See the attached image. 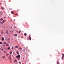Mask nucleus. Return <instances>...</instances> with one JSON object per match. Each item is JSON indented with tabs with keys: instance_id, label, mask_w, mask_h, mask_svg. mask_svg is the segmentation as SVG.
<instances>
[{
	"instance_id": "1",
	"label": "nucleus",
	"mask_w": 64,
	"mask_h": 64,
	"mask_svg": "<svg viewBox=\"0 0 64 64\" xmlns=\"http://www.w3.org/2000/svg\"><path fill=\"white\" fill-rule=\"evenodd\" d=\"M21 57V56L20 55H18V56H16V58H18V60H20V58Z\"/></svg>"
},
{
	"instance_id": "2",
	"label": "nucleus",
	"mask_w": 64,
	"mask_h": 64,
	"mask_svg": "<svg viewBox=\"0 0 64 64\" xmlns=\"http://www.w3.org/2000/svg\"><path fill=\"white\" fill-rule=\"evenodd\" d=\"M16 53L18 55H19L20 54L19 53V51H17Z\"/></svg>"
},
{
	"instance_id": "3",
	"label": "nucleus",
	"mask_w": 64,
	"mask_h": 64,
	"mask_svg": "<svg viewBox=\"0 0 64 64\" xmlns=\"http://www.w3.org/2000/svg\"><path fill=\"white\" fill-rule=\"evenodd\" d=\"M29 38L30 39V40H31V39H32V38H31V36H29Z\"/></svg>"
},
{
	"instance_id": "4",
	"label": "nucleus",
	"mask_w": 64,
	"mask_h": 64,
	"mask_svg": "<svg viewBox=\"0 0 64 64\" xmlns=\"http://www.w3.org/2000/svg\"><path fill=\"white\" fill-rule=\"evenodd\" d=\"M3 14V12H1L0 11V15H1V14Z\"/></svg>"
},
{
	"instance_id": "5",
	"label": "nucleus",
	"mask_w": 64,
	"mask_h": 64,
	"mask_svg": "<svg viewBox=\"0 0 64 64\" xmlns=\"http://www.w3.org/2000/svg\"><path fill=\"white\" fill-rule=\"evenodd\" d=\"M24 35L25 36H27V34L25 33L24 34Z\"/></svg>"
},
{
	"instance_id": "6",
	"label": "nucleus",
	"mask_w": 64,
	"mask_h": 64,
	"mask_svg": "<svg viewBox=\"0 0 64 64\" xmlns=\"http://www.w3.org/2000/svg\"><path fill=\"white\" fill-rule=\"evenodd\" d=\"M1 9H2V10H4V8L3 7H2Z\"/></svg>"
},
{
	"instance_id": "7",
	"label": "nucleus",
	"mask_w": 64,
	"mask_h": 64,
	"mask_svg": "<svg viewBox=\"0 0 64 64\" xmlns=\"http://www.w3.org/2000/svg\"><path fill=\"white\" fill-rule=\"evenodd\" d=\"M6 46H9V44H6Z\"/></svg>"
},
{
	"instance_id": "8",
	"label": "nucleus",
	"mask_w": 64,
	"mask_h": 64,
	"mask_svg": "<svg viewBox=\"0 0 64 64\" xmlns=\"http://www.w3.org/2000/svg\"><path fill=\"white\" fill-rule=\"evenodd\" d=\"M0 24H3V22H0Z\"/></svg>"
},
{
	"instance_id": "9",
	"label": "nucleus",
	"mask_w": 64,
	"mask_h": 64,
	"mask_svg": "<svg viewBox=\"0 0 64 64\" xmlns=\"http://www.w3.org/2000/svg\"><path fill=\"white\" fill-rule=\"evenodd\" d=\"M4 38H2V41H4Z\"/></svg>"
},
{
	"instance_id": "10",
	"label": "nucleus",
	"mask_w": 64,
	"mask_h": 64,
	"mask_svg": "<svg viewBox=\"0 0 64 64\" xmlns=\"http://www.w3.org/2000/svg\"><path fill=\"white\" fill-rule=\"evenodd\" d=\"M10 60H12V58H11V57H10Z\"/></svg>"
},
{
	"instance_id": "11",
	"label": "nucleus",
	"mask_w": 64,
	"mask_h": 64,
	"mask_svg": "<svg viewBox=\"0 0 64 64\" xmlns=\"http://www.w3.org/2000/svg\"><path fill=\"white\" fill-rule=\"evenodd\" d=\"M5 20H4L3 22H2L3 23H5Z\"/></svg>"
},
{
	"instance_id": "12",
	"label": "nucleus",
	"mask_w": 64,
	"mask_h": 64,
	"mask_svg": "<svg viewBox=\"0 0 64 64\" xmlns=\"http://www.w3.org/2000/svg\"><path fill=\"white\" fill-rule=\"evenodd\" d=\"M6 33L7 34H8V33H9V32H8V31H7L6 32Z\"/></svg>"
},
{
	"instance_id": "13",
	"label": "nucleus",
	"mask_w": 64,
	"mask_h": 64,
	"mask_svg": "<svg viewBox=\"0 0 64 64\" xmlns=\"http://www.w3.org/2000/svg\"><path fill=\"white\" fill-rule=\"evenodd\" d=\"M11 13L12 14H14V12H13V11H12L11 12Z\"/></svg>"
},
{
	"instance_id": "14",
	"label": "nucleus",
	"mask_w": 64,
	"mask_h": 64,
	"mask_svg": "<svg viewBox=\"0 0 64 64\" xmlns=\"http://www.w3.org/2000/svg\"><path fill=\"white\" fill-rule=\"evenodd\" d=\"M12 52H10V54H12Z\"/></svg>"
},
{
	"instance_id": "15",
	"label": "nucleus",
	"mask_w": 64,
	"mask_h": 64,
	"mask_svg": "<svg viewBox=\"0 0 64 64\" xmlns=\"http://www.w3.org/2000/svg\"><path fill=\"white\" fill-rule=\"evenodd\" d=\"M8 55H9V54H6V56H8Z\"/></svg>"
},
{
	"instance_id": "16",
	"label": "nucleus",
	"mask_w": 64,
	"mask_h": 64,
	"mask_svg": "<svg viewBox=\"0 0 64 64\" xmlns=\"http://www.w3.org/2000/svg\"><path fill=\"white\" fill-rule=\"evenodd\" d=\"M0 20H1V21H2V20H3V19H2V18H1V19H0Z\"/></svg>"
},
{
	"instance_id": "17",
	"label": "nucleus",
	"mask_w": 64,
	"mask_h": 64,
	"mask_svg": "<svg viewBox=\"0 0 64 64\" xmlns=\"http://www.w3.org/2000/svg\"><path fill=\"white\" fill-rule=\"evenodd\" d=\"M62 59H64V56H62Z\"/></svg>"
},
{
	"instance_id": "18",
	"label": "nucleus",
	"mask_w": 64,
	"mask_h": 64,
	"mask_svg": "<svg viewBox=\"0 0 64 64\" xmlns=\"http://www.w3.org/2000/svg\"><path fill=\"white\" fill-rule=\"evenodd\" d=\"M4 53H6V51H4Z\"/></svg>"
},
{
	"instance_id": "19",
	"label": "nucleus",
	"mask_w": 64,
	"mask_h": 64,
	"mask_svg": "<svg viewBox=\"0 0 64 64\" xmlns=\"http://www.w3.org/2000/svg\"><path fill=\"white\" fill-rule=\"evenodd\" d=\"M8 50H10V48H8Z\"/></svg>"
},
{
	"instance_id": "20",
	"label": "nucleus",
	"mask_w": 64,
	"mask_h": 64,
	"mask_svg": "<svg viewBox=\"0 0 64 64\" xmlns=\"http://www.w3.org/2000/svg\"><path fill=\"white\" fill-rule=\"evenodd\" d=\"M14 36L16 37V34H14Z\"/></svg>"
},
{
	"instance_id": "21",
	"label": "nucleus",
	"mask_w": 64,
	"mask_h": 64,
	"mask_svg": "<svg viewBox=\"0 0 64 64\" xmlns=\"http://www.w3.org/2000/svg\"><path fill=\"white\" fill-rule=\"evenodd\" d=\"M19 49H20V50H22V48H19Z\"/></svg>"
},
{
	"instance_id": "22",
	"label": "nucleus",
	"mask_w": 64,
	"mask_h": 64,
	"mask_svg": "<svg viewBox=\"0 0 64 64\" xmlns=\"http://www.w3.org/2000/svg\"><path fill=\"white\" fill-rule=\"evenodd\" d=\"M5 57V56H4V57H2V59H4Z\"/></svg>"
},
{
	"instance_id": "23",
	"label": "nucleus",
	"mask_w": 64,
	"mask_h": 64,
	"mask_svg": "<svg viewBox=\"0 0 64 64\" xmlns=\"http://www.w3.org/2000/svg\"><path fill=\"white\" fill-rule=\"evenodd\" d=\"M57 64H59V62H58Z\"/></svg>"
},
{
	"instance_id": "24",
	"label": "nucleus",
	"mask_w": 64,
	"mask_h": 64,
	"mask_svg": "<svg viewBox=\"0 0 64 64\" xmlns=\"http://www.w3.org/2000/svg\"><path fill=\"white\" fill-rule=\"evenodd\" d=\"M21 38H23V36H21Z\"/></svg>"
},
{
	"instance_id": "25",
	"label": "nucleus",
	"mask_w": 64,
	"mask_h": 64,
	"mask_svg": "<svg viewBox=\"0 0 64 64\" xmlns=\"http://www.w3.org/2000/svg\"><path fill=\"white\" fill-rule=\"evenodd\" d=\"M19 46H16V48H18Z\"/></svg>"
},
{
	"instance_id": "26",
	"label": "nucleus",
	"mask_w": 64,
	"mask_h": 64,
	"mask_svg": "<svg viewBox=\"0 0 64 64\" xmlns=\"http://www.w3.org/2000/svg\"><path fill=\"white\" fill-rule=\"evenodd\" d=\"M0 43L1 44H2V42H0Z\"/></svg>"
},
{
	"instance_id": "27",
	"label": "nucleus",
	"mask_w": 64,
	"mask_h": 64,
	"mask_svg": "<svg viewBox=\"0 0 64 64\" xmlns=\"http://www.w3.org/2000/svg\"><path fill=\"white\" fill-rule=\"evenodd\" d=\"M14 62H16V60H14Z\"/></svg>"
},
{
	"instance_id": "28",
	"label": "nucleus",
	"mask_w": 64,
	"mask_h": 64,
	"mask_svg": "<svg viewBox=\"0 0 64 64\" xmlns=\"http://www.w3.org/2000/svg\"><path fill=\"white\" fill-rule=\"evenodd\" d=\"M4 44H6V42H4Z\"/></svg>"
},
{
	"instance_id": "29",
	"label": "nucleus",
	"mask_w": 64,
	"mask_h": 64,
	"mask_svg": "<svg viewBox=\"0 0 64 64\" xmlns=\"http://www.w3.org/2000/svg\"><path fill=\"white\" fill-rule=\"evenodd\" d=\"M20 64H21V62H20Z\"/></svg>"
},
{
	"instance_id": "30",
	"label": "nucleus",
	"mask_w": 64,
	"mask_h": 64,
	"mask_svg": "<svg viewBox=\"0 0 64 64\" xmlns=\"http://www.w3.org/2000/svg\"><path fill=\"white\" fill-rule=\"evenodd\" d=\"M21 31H20L19 32V33H21Z\"/></svg>"
},
{
	"instance_id": "31",
	"label": "nucleus",
	"mask_w": 64,
	"mask_h": 64,
	"mask_svg": "<svg viewBox=\"0 0 64 64\" xmlns=\"http://www.w3.org/2000/svg\"><path fill=\"white\" fill-rule=\"evenodd\" d=\"M12 50H13V48H12Z\"/></svg>"
},
{
	"instance_id": "32",
	"label": "nucleus",
	"mask_w": 64,
	"mask_h": 64,
	"mask_svg": "<svg viewBox=\"0 0 64 64\" xmlns=\"http://www.w3.org/2000/svg\"><path fill=\"white\" fill-rule=\"evenodd\" d=\"M62 56H64V54H62Z\"/></svg>"
},
{
	"instance_id": "33",
	"label": "nucleus",
	"mask_w": 64,
	"mask_h": 64,
	"mask_svg": "<svg viewBox=\"0 0 64 64\" xmlns=\"http://www.w3.org/2000/svg\"><path fill=\"white\" fill-rule=\"evenodd\" d=\"M2 51H3V49H2Z\"/></svg>"
},
{
	"instance_id": "34",
	"label": "nucleus",
	"mask_w": 64,
	"mask_h": 64,
	"mask_svg": "<svg viewBox=\"0 0 64 64\" xmlns=\"http://www.w3.org/2000/svg\"><path fill=\"white\" fill-rule=\"evenodd\" d=\"M6 18V17H4V18Z\"/></svg>"
},
{
	"instance_id": "35",
	"label": "nucleus",
	"mask_w": 64,
	"mask_h": 64,
	"mask_svg": "<svg viewBox=\"0 0 64 64\" xmlns=\"http://www.w3.org/2000/svg\"><path fill=\"white\" fill-rule=\"evenodd\" d=\"M0 36H1V35H0Z\"/></svg>"
},
{
	"instance_id": "36",
	"label": "nucleus",
	"mask_w": 64,
	"mask_h": 64,
	"mask_svg": "<svg viewBox=\"0 0 64 64\" xmlns=\"http://www.w3.org/2000/svg\"><path fill=\"white\" fill-rule=\"evenodd\" d=\"M4 46H5V45H4Z\"/></svg>"
},
{
	"instance_id": "37",
	"label": "nucleus",
	"mask_w": 64,
	"mask_h": 64,
	"mask_svg": "<svg viewBox=\"0 0 64 64\" xmlns=\"http://www.w3.org/2000/svg\"><path fill=\"white\" fill-rule=\"evenodd\" d=\"M16 62H17V60H16Z\"/></svg>"
},
{
	"instance_id": "38",
	"label": "nucleus",
	"mask_w": 64,
	"mask_h": 64,
	"mask_svg": "<svg viewBox=\"0 0 64 64\" xmlns=\"http://www.w3.org/2000/svg\"><path fill=\"white\" fill-rule=\"evenodd\" d=\"M15 47H16V46Z\"/></svg>"
},
{
	"instance_id": "39",
	"label": "nucleus",
	"mask_w": 64,
	"mask_h": 64,
	"mask_svg": "<svg viewBox=\"0 0 64 64\" xmlns=\"http://www.w3.org/2000/svg\"><path fill=\"white\" fill-rule=\"evenodd\" d=\"M23 59H24V58H23Z\"/></svg>"
},
{
	"instance_id": "40",
	"label": "nucleus",
	"mask_w": 64,
	"mask_h": 64,
	"mask_svg": "<svg viewBox=\"0 0 64 64\" xmlns=\"http://www.w3.org/2000/svg\"><path fill=\"white\" fill-rule=\"evenodd\" d=\"M16 36H17V34H16Z\"/></svg>"
},
{
	"instance_id": "41",
	"label": "nucleus",
	"mask_w": 64,
	"mask_h": 64,
	"mask_svg": "<svg viewBox=\"0 0 64 64\" xmlns=\"http://www.w3.org/2000/svg\"><path fill=\"white\" fill-rule=\"evenodd\" d=\"M0 5H1V4H0Z\"/></svg>"
},
{
	"instance_id": "42",
	"label": "nucleus",
	"mask_w": 64,
	"mask_h": 64,
	"mask_svg": "<svg viewBox=\"0 0 64 64\" xmlns=\"http://www.w3.org/2000/svg\"><path fill=\"white\" fill-rule=\"evenodd\" d=\"M16 15H17V14H16Z\"/></svg>"
}]
</instances>
